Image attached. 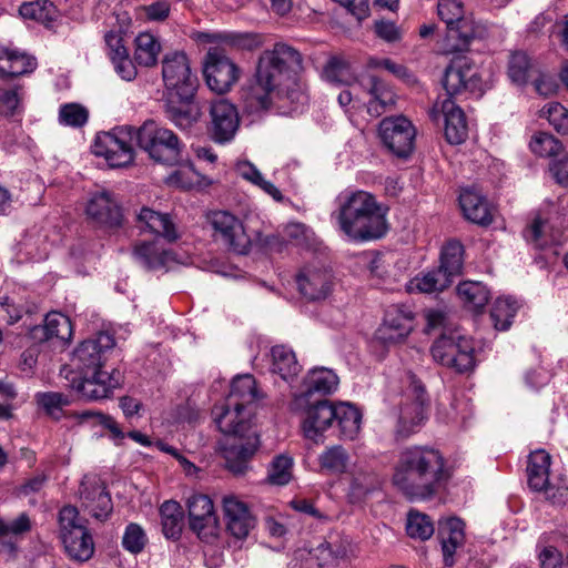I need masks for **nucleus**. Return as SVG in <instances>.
I'll use <instances>...</instances> for the list:
<instances>
[{
  "label": "nucleus",
  "instance_id": "5fc2aeb1",
  "mask_svg": "<svg viewBox=\"0 0 568 568\" xmlns=\"http://www.w3.org/2000/svg\"><path fill=\"white\" fill-rule=\"evenodd\" d=\"M89 119V111L79 103H65L60 106L59 121L72 128L83 126Z\"/></svg>",
  "mask_w": 568,
  "mask_h": 568
},
{
  "label": "nucleus",
  "instance_id": "f704fd0d",
  "mask_svg": "<svg viewBox=\"0 0 568 568\" xmlns=\"http://www.w3.org/2000/svg\"><path fill=\"white\" fill-rule=\"evenodd\" d=\"M37 65L34 59L29 55L10 50H0V75L14 78L32 72Z\"/></svg>",
  "mask_w": 568,
  "mask_h": 568
},
{
  "label": "nucleus",
  "instance_id": "de8ad7c7",
  "mask_svg": "<svg viewBox=\"0 0 568 568\" xmlns=\"http://www.w3.org/2000/svg\"><path fill=\"white\" fill-rule=\"evenodd\" d=\"M452 283L453 280L445 274V271H442L438 267L423 274L422 276H416L413 280V284L422 293L440 292L447 288Z\"/></svg>",
  "mask_w": 568,
  "mask_h": 568
},
{
  "label": "nucleus",
  "instance_id": "338daca9",
  "mask_svg": "<svg viewBox=\"0 0 568 568\" xmlns=\"http://www.w3.org/2000/svg\"><path fill=\"white\" fill-rule=\"evenodd\" d=\"M6 536L22 535L31 530V520L26 513L20 514L10 523L4 521Z\"/></svg>",
  "mask_w": 568,
  "mask_h": 568
},
{
  "label": "nucleus",
  "instance_id": "473e14b6",
  "mask_svg": "<svg viewBox=\"0 0 568 568\" xmlns=\"http://www.w3.org/2000/svg\"><path fill=\"white\" fill-rule=\"evenodd\" d=\"M162 532L166 539L176 541L181 538L184 527V511L174 500H165L160 509Z\"/></svg>",
  "mask_w": 568,
  "mask_h": 568
},
{
  "label": "nucleus",
  "instance_id": "4d7b16f0",
  "mask_svg": "<svg viewBox=\"0 0 568 568\" xmlns=\"http://www.w3.org/2000/svg\"><path fill=\"white\" fill-rule=\"evenodd\" d=\"M78 416L81 422L92 420L93 425H100L108 429L113 439H123L125 437V434L122 432L116 420L110 415L95 410H84Z\"/></svg>",
  "mask_w": 568,
  "mask_h": 568
},
{
  "label": "nucleus",
  "instance_id": "7ed1b4c3",
  "mask_svg": "<svg viewBox=\"0 0 568 568\" xmlns=\"http://www.w3.org/2000/svg\"><path fill=\"white\" fill-rule=\"evenodd\" d=\"M450 477L446 459L438 449L414 445L399 452L392 483L409 500H428L447 485Z\"/></svg>",
  "mask_w": 568,
  "mask_h": 568
},
{
  "label": "nucleus",
  "instance_id": "412c9836",
  "mask_svg": "<svg viewBox=\"0 0 568 568\" xmlns=\"http://www.w3.org/2000/svg\"><path fill=\"white\" fill-rule=\"evenodd\" d=\"M414 313L405 305H390L385 311L383 324L377 328L376 338L385 344L403 342L413 331Z\"/></svg>",
  "mask_w": 568,
  "mask_h": 568
},
{
  "label": "nucleus",
  "instance_id": "423d86ee",
  "mask_svg": "<svg viewBox=\"0 0 568 568\" xmlns=\"http://www.w3.org/2000/svg\"><path fill=\"white\" fill-rule=\"evenodd\" d=\"M437 14L447 28L446 54L463 55L471 41L481 36V27L471 17L464 16V4L459 0H439Z\"/></svg>",
  "mask_w": 568,
  "mask_h": 568
},
{
  "label": "nucleus",
  "instance_id": "393cba45",
  "mask_svg": "<svg viewBox=\"0 0 568 568\" xmlns=\"http://www.w3.org/2000/svg\"><path fill=\"white\" fill-rule=\"evenodd\" d=\"M222 507L226 531L235 539H245L256 523L248 505L230 495L223 497Z\"/></svg>",
  "mask_w": 568,
  "mask_h": 568
},
{
  "label": "nucleus",
  "instance_id": "58836bf2",
  "mask_svg": "<svg viewBox=\"0 0 568 568\" xmlns=\"http://www.w3.org/2000/svg\"><path fill=\"white\" fill-rule=\"evenodd\" d=\"M161 43L149 32H142L135 38L134 61L142 67H153L158 62Z\"/></svg>",
  "mask_w": 568,
  "mask_h": 568
},
{
  "label": "nucleus",
  "instance_id": "c03bdc74",
  "mask_svg": "<svg viewBox=\"0 0 568 568\" xmlns=\"http://www.w3.org/2000/svg\"><path fill=\"white\" fill-rule=\"evenodd\" d=\"M535 72V64L524 51H515L508 60L507 74L510 81L517 85H525Z\"/></svg>",
  "mask_w": 568,
  "mask_h": 568
},
{
  "label": "nucleus",
  "instance_id": "8fccbe9b",
  "mask_svg": "<svg viewBox=\"0 0 568 568\" xmlns=\"http://www.w3.org/2000/svg\"><path fill=\"white\" fill-rule=\"evenodd\" d=\"M406 531L412 538L427 540L433 536L435 528L429 516L410 511L407 518Z\"/></svg>",
  "mask_w": 568,
  "mask_h": 568
},
{
  "label": "nucleus",
  "instance_id": "f257e3e1",
  "mask_svg": "<svg viewBox=\"0 0 568 568\" xmlns=\"http://www.w3.org/2000/svg\"><path fill=\"white\" fill-rule=\"evenodd\" d=\"M303 57L284 42L264 50L255 65V72L244 93L251 111H268L273 106L297 111L308 102L305 84L301 80Z\"/></svg>",
  "mask_w": 568,
  "mask_h": 568
},
{
  "label": "nucleus",
  "instance_id": "6e6d98bb",
  "mask_svg": "<svg viewBox=\"0 0 568 568\" xmlns=\"http://www.w3.org/2000/svg\"><path fill=\"white\" fill-rule=\"evenodd\" d=\"M51 338L69 341L72 337V325L68 316L59 312H51L45 316Z\"/></svg>",
  "mask_w": 568,
  "mask_h": 568
},
{
  "label": "nucleus",
  "instance_id": "9b49d317",
  "mask_svg": "<svg viewBox=\"0 0 568 568\" xmlns=\"http://www.w3.org/2000/svg\"><path fill=\"white\" fill-rule=\"evenodd\" d=\"M136 130L133 126H118L110 132L98 133L92 146L97 156H103L111 168H124L134 160L131 145Z\"/></svg>",
  "mask_w": 568,
  "mask_h": 568
},
{
  "label": "nucleus",
  "instance_id": "3c124183",
  "mask_svg": "<svg viewBox=\"0 0 568 568\" xmlns=\"http://www.w3.org/2000/svg\"><path fill=\"white\" fill-rule=\"evenodd\" d=\"M38 405L52 418L60 419L62 408L70 404L67 395L59 392H44L36 395Z\"/></svg>",
  "mask_w": 568,
  "mask_h": 568
},
{
  "label": "nucleus",
  "instance_id": "603ef678",
  "mask_svg": "<svg viewBox=\"0 0 568 568\" xmlns=\"http://www.w3.org/2000/svg\"><path fill=\"white\" fill-rule=\"evenodd\" d=\"M292 458L278 455L270 464L267 480L273 485L283 486L290 483L292 478Z\"/></svg>",
  "mask_w": 568,
  "mask_h": 568
},
{
  "label": "nucleus",
  "instance_id": "b1692460",
  "mask_svg": "<svg viewBox=\"0 0 568 568\" xmlns=\"http://www.w3.org/2000/svg\"><path fill=\"white\" fill-rule=\"evenodd\" d=\"M196 93L186 95H163L165 118L181 130H189L201 119L200 104L195 102Z\"/></svg>",
  "mask_w": 568,
  "mask_h": 568
},
{
  "label": "nucleus",
  "instance_id": "052dcab7",
  "mask_svg": "<svg viewBox=\"0 0 568 568\" xmlns=\"http://www.w3.org/2000/svg\"><path fill=\"white\" fill-rule=\"evenodd\" d=\"M112 63L115 72L125 81H132L135 79L138 71L134 62L130 59L129 52L113 58Z\"/></svg>",
  "mask_w": 568,
  "mask_h": 568
},
{
  "label": "nucleus",
  "instance_id": "a211bd4d",
  "mask_svg": "<svg viewBox=\"0 0 568 568\" xmlns=\"http://www.w3.org/2000/svg\"><path fill=\"white\" fill-rule=\"evenodd\" d=\"M379 136L383 144L396 156L407 158L414 150L416 131L405 116H390L382 120Z\"/></svg>",
  "mask_w": 568,
  "mask_h": 568
},
{
  "label": "nucleus",
  "instance_id": "09e8293b",
  "mask_svg": "<svg viewBox=\"0 0 568 568\" xmlns=\"http://www.w3.org/2000/svg\"><path fill=\"white\" fill-rule=\"evenodd\" d=\"M529 148L532 153L544 158H557L562 152V143L546 132L534 134Z\"/></svg>",
  "mask_w": 568,
  "mask_h": 568
},
{
  "label": "nucleus",
  "instance_id": "f8f14e48",
  "mask_svg": "<svg viewBox=\"0 0 568 568\" xmlns=\"http://www.w3.org/2000/svg\"><path fill=\"white\" fill-rule=\"evenodd\" d=\"M163 95L196 93L199 79L192 72L190 60L183 51L165 53L162 59Z\"/></svg>",
  "mask_w": 568,
  "mask_h": 568
},
{
  "label": "nucleus",
  "instance_id": "a18cd8bd",
  "mask_svg": "<svg viewBox=\"0 0 568 568\" xmlns=\"http://www.w3.org/2000/svg\"><path fill=\"white\" fill-rule=\"evenodd\" d=\"M518 303L511 297H499L495 301L490 311V317L496 329L506 331L510 327L518 311Z\"/></svg>",
  "mask_w": 568,
  "mask_h": 568
},
{
  "label": "nucleus",
  "instance_id": "ddd939ff",
  "mask_svg": "<svg viewBox=\"0 0 568 568\" xmlns=\"http://www.w3.org/2000/svg\"><path fill=\"white\" fill-rule=\"evenodd\" d=\"M203 74L207 87L223 94L240 79V68L219 47L210 48L203 62Z\"/></svg>",
  "mask_w": 568,
  "mask_h": 568
},
{
  "label": "nucleus",
  "instance_id": "0eeeda50",
  "mask_svg": "<svg viewBox=\"0 0 568 568\" xmlns=\"http://www.w3.org/2000/svg\"><path fill=\"white\" fill-rule=\"evenodd\" d=\"M58 519L60 538L70 559L80 562L91 559L95 550L94 540L78 509L64 506Z\"/></svg>",
  "mask_w": 568,
  "mask_h": 568
},
{
  "label": "nucleus",
  "instance_id": "4c0bfd02",
  "mask_svg": "<svg viewBox=\"0 0 568 568\" xmlns=\"http://www.w3.org/2000/svg\"><path fill=\"white\" fill-rule=\"evenodd\" d=\"M134 253L148 270L164 268L172 258L171 252L161 247L155 241L138 244Z\"/></svg>",
  "mask_w": 568,
  "mask_h": 568
},
{
  "label": "nucleus",
  "instance_id": "9d476101",
  "mask_svg": "<svg viewBox=\"0 0 568 568\" xmlns=\"http://www.w3.org/2000/svg\"><path fill=\"white\" fill-rule=\"evenodd\" d=\"M434 361L458 374H469L476 367L474 342L460 335H442L430 348Z\"/></svg>",
  "mask_w": 568,
  "mask_h": 568
},
{
  "label": "nucleus",
  "instance_id": "1a4fd4ad",
  "mask_svg": "<svg viewBox=\"0 0 568 568\" xmlns=\"http://www.w3.org/2000/svg\"><path fill=\"white\" fill-rule=\"evenodd\" d=\"M68 384L67 387L85 400H101L109 398L114 389L123 383V376L118 369L105 372L102 368L74 372L69 368L61 369Z\"/></svg>",
  "mask_w": 568,
  "mask_h": 568
},
{
  "label": "nucleus",
  "instance_id": "49530a36",
  "mask_svg": "<svg viewBox=\"0 0 568 568\" xmlns=\"http://www.w3.org/2000/svg\"><path fill=\"white\" fill-rule=\"evenodd\" d=\"M323 73L327 81L336 84L353 85L354 83L358 84L359 80V77H356L351 70L349 64L336 57L327 61Z\"/></svg>",
  "mask_w": 568,
  "mask_h": 568
},
{
  "label": "nucleus",
  "instance_id": "f03ea898",
  "mask_svg": "<svg viewBox=\"0 0 568 568\" xmlns=\"http://www.w3.org/2000/svg\"><path fill=\"white\" fill-rule=\"evenodd\" d=\"M260 398L262 395L255 378L246 374L233 379L225 403L213 408L219 429L230 436L223 454L226 469L234 475H243L247 470L257 450L260 442L257 434L252 430V417Z\"/></svg>",
  "mask_w": 568,
  "mask_h": 568
},
{
  "label": "nucleus",
  "instance_id": "774afa93",
  "mask_svg": "<svg viewBox=\"0 0 568 568\" xmlns=\"http://www.w3.org/2000/svg\"><path fill=\"white\" fill-rule=\"evenodd\" d=\"M550 171L560 185L568 187V154L555 160L550 165Z\"/></svg>",
  "mask_w": 568,
  "mask_h": 568
},
{
  "label": "nucleus",
  "instance_id": "cd10ccee",
  "mask_svg": "<svg viewBox=\"0 0 568 568\" xmlns=\"http://www.w3.org/2000/svg\"><path fill=\"white\" fill-rule=\"evenodd\" d=\"M437 538L442 545L443 561L446 567L455 564V554L465 544V524L457 517L438 521Z\"/></svg>",
  "mask_w": 568,
  "mask_h": 568
},
{
  "label": "nucleus",
  "instance_id": "e433bc0d",
  "mask_svg": "<svg viewBox=\"0 0 568 568\" xmlns=\"http://www.w3.org/2000/svg\"><path fill=\"white\" fill-rule=\"evenodd\" d=\"M272 372L284 381L294 378L301 371L294 352L283 345L272 347Z\"/></svg>",
  "mask_w": 568,
  "mask_h": 568
},
{
  "label": "nucleus",
  "instance_id": "bf43d9fd",
  "mask_svg": "<svg viewBox=\"0 0 568 568\" xmlns=\"http://www.w3.org/2000/svg\"><path fill=\"white\" fill-rule=\"evenodd\" d=\"M230 42L242 50H255L263 44V38L258 33H233L229 36Z\"/></svg>",
  "mask_w": 568,
  "mask_h": 568
},
{
  "label": "nucleus",
  "instance_id": "20e7f679",
  "mask_svg": "<svg viewBox=\"0 0 568 568\" xmlns=\"http://www.w3.org/2000/svg\"><path fill=\"white\" fill-rule=\"evenodd\" d=\"M443 87L447 98L436 103L432 110V118L437 120L440 113L444 118V133L448 143L460 144L468 136V124L464 110L454 99L471 93L480 97L484 93V81L473 60L466 55L453 57L446 67Z\"/></svg>",
  "mask_w": 568,
  "mask_h": 568
},
{
  "label": "nucleus",
  "instance_id": "69168bd1",
  "mask_svg": "<svg viewBox=\"0 0 568 568\" xmlns=\"http://www.w3.org/2000/svg\"><path fill=\"white\" fill-rule=\"evenodd\" d=\"M106 47L109 49V55L112 60L113 58L123 55L128 53V49L123 44V38L118 31H109L104 37Z\"/></svg>",
  "mask_w": 568,
  "mask_h": 568
},
{
  "label": "nucleus",
  "instance_id": "aec40b11",
  "mask_svg": "<svg viewBox=\"0 0 568 568\" xmlns=\"http://www.w3.org/2000/svg\"><path fill=\"white\" fill-rule=\"evenodd\" d=\"M240 122L239 111L233 103L224 99L211 103L207 133L215 143L231 142L240 128Z\"/></svg>",
  "mask_w": 568,
  "mask_h": 568
},
{
  "label": "nucleus",
  "instance_id": "4468645a",
  "mask_svg": "<svg viewBox=\"0 0 568 568\" xmlns=\"http://www.w3.org/2000/svg\"><path fill=\"white\" fill-rule=\"evenodd\" d=\"M213 229V237L224 245L230 252L245 255L251 250V239L246 234L240 219L226 211L213 212L210 215Z\"/></svg>",
  "mask_w": 568,
  "mask_h": 568
},
{
  "label": "nucleus",
  "instance_id": "ea45409f",
  "mask_svg": "<svg viewBox=\"0 0 568 568\" xmlns=\"http://www.w3.org/2000/svg\"><path fill=\"white\" fill-rule=\"evenodd\" d=\"M457 292L464 304L475 312L483 310L490 298L488 288L480 282L460 283Z\"/></svg>",
  "mask_w": 568,
  "mask_h": 568
},
{
  "label": "nucleus",
  "instance_id": "c9c22d12",
  "mask_svg": "<svg viewBox=\"0 0 568 568\" xmlns=\"http://www.w3.org/2000/svg\"><path fill=\"white\" fill-rule=\"evenodd\" d=\"M334 409H336L334 423L339 428V436L344 439H354L361 429V412L349 403H337Z\"/></svg>",
  "mask_w": 568,
  "mask_h": 568
},
{
  "label": "nucleus",
  "instance_id": "2eb2a0df",
  "mask_svg": "<svg viewBox=\"0 0 568 568\" xmlns=\"http://www.w3.org/2000/svg\"><path fill=\"white\" fill-rule=\"evenodd\" d=\"M412 400L407 402L400 408V415L396 426L397 439H406L418 432L424 420L427 418L429 408V397L423 383L415 377L410 382Z\"/></svg>",
  "mask_w": 568,
  "mask_h": 568
},
{
  "label": "nucleus",
  "instance_id": "2f4dec72",
  "mask_svg": "<svg viewBox=\"0 0 568 568\" xmlns=\"http://www.w3.org/2000/svg\"><path fill=\"white\" fill-rule=\"evenodd\" d=\"M551 456L544 449H537L528 456L527 478L532 490L541 491L549 481Z\"/></svg>",
  "mask_w": 568,
  "mask_h": 568
},
{
  "label": "nucleus",
  "instance_id": "e2e57ef3",
  "mask_svg": "<svg viewBox=\"0 0 568 568\" xmlns=\"http://www.w3.org/2000/svg\"><path fill=\"white\" fill-rule=\"evenodd\" d=\"M540 568H561L562 554L555 546H546L539 552Z\"/></svg>",
  "mask_w": 568,
  "mask_h": 568
},
{
  "label": "nucleus",
  "instance_id": "864d4df0",
  "mask_svg": "<svg viewBox=\"0 0 568 568\" xmlns=\"http://www.w3.org/2000/svg\"><path fill=\"white\" fill-rule=\"evenodd\" d=\"M148 544V537L144 529L135 523H130L124 530L122 537L123 548L133 554L138 555L143 551Z\"/></svg>",
  "mask_w": 568,
  "mask_h": 568
},
{
  "label": "nucleus",
  "instance_id": "bb28decb",
  "mask_svg": "<svg viewBox=\"0 0 568 568\" xmlns=\"http://www.w3.org/2000/svg\"><path fill=\"white\" fill-rule=\"evenodd\" d=\"M358 85L366 90L372 97L367 103V112L371 115L379 116L395 105V92L377 75L372 73L361 74Z\"/></svg>",
  "mask_w": 568,
  "mask_h": 568
},
{
  "label": "nucleus",
  "instance_id": "a878e982",
  "mask_svg": "<svg viewBox=\"0 0 568 568\" xmlns=\"http://www.w3.org/2000/svg\"><path fill=\"white\" fill-rule=\"evenodd\" d=\"M338 385L337 375L328 368L320 367L312 369L304 379L305 390L296 395L291 402L292 410H300L306 407L314 394L327 395L333 393Z\"/></svg>",
  "mask_w": 568,
  "mask_h": 568
},
{
  "label": "nucleus",
  "instance_id": "5701e85b",
  "mask_svg": "<svg viewBox=\"0 0 568 568\" xmlns=\"http://www.w3.org/2000/svg\"><path fill=\"white\" fill-rule=\"evenodd\" d=\"M334 277L329 270L306 265L296 275L298 292L308 301L325 300L332 292Z\"/></svg>",
  "mask_w": 568,
  "mask_h": 568
},
{
  "label": "nucleus",
  "instance_id": "4be33fe9",
  "mask_svg": "<svg viewBox=\"0 0 568 568\" xmlns=\"http://www.w3.org/2000/svg\"><path fill=\"white\" fill-rule=\"evenodd\" d=\"M334 405L328 399H310L305 408L295 410L304 414L302 427L305 437L315 443L320 440L323 433L333 425L336 418Z\"/></svg>",
  "mask_w": 568,
  "mask_h": 568
},
{
  "label": "nucleus",
  "instance_id": "680f3d73",
  "mask_svg": "<svg viewBox=\"0 0 568 568\" xmlns=\"http://www.w3.org/2000/svg\"><path fill=\"white\" fill-rule=\"evenodd\" d=\"M374 31L379 39L387 42H396L400 40L402 33L395 22L379 20L374 23Z\"/></svg>",
  "mask_w": 568,
  "mask_h": 568
},
{
  "label": "nucleus",
  "instance_id": "0e129e2a",
  "mask_svg": "<svg viewBox=\"0 0 568 568\" xmlns=\"http://www.w3.org/2000/svg\"><path fill=\"white\" fill-rule=\"evenodd\" d=\"M21 87H14L9 90H4L0 95V102L6 110L8 115H13L22 101V95L20 94Z\"/></svg>",
  "mask_w": 568,
  "mask_h": 568
},
{
  "label": "nucleus",
  "instance_id": "6ab92c4d",
  "mask_svg": "<svg viewBox=\"0 0 568 568\" xmlns=\"http://www.w3.org/2000/svg\"><path fill=\"white\" fill-rule=\"evenodd\" d=\"M115 347V338L109 332H99L83 341L74 351L77 371L103 368Z\"/></svg>",
  "mask_w": 568,
  "mask_h": 568
},
{
  "label": "nucleus",
  "instance_id": "a19ab883",
  "mask_svg": "<svg viewBox=\"0 0 568 568\" xmlns=\"http://www.w3.org/2000/svg\"><path fill=\"white\" fill-rule=\"evenodd\" d=\"M19 13L24 19L41 22L45 27H50L58 18V9L50 0L24 2L20 6Z\"/></svg>",
  "mask_w": 568,
  "mask_h": 568
},
{
  "label": "nucleus",
  "instance_id": "c756f323",
  "mask_svg": "<svg viewBox=\"0 0 568 568\" xmlns=\"http://www.w3.org/2000/svg\"><path fill=\"white\" fill-rule=\"evenodd\" d=\"M382 479L373 469H357L349 485L348 497L352 503H363L373 493L379 490Z\"/></svg>",
  "mask_w": 568,
  "mask_h": 568
},
{
  "label": "nucleus",
  "instance_id": "f3484780",
  "mask_svg": "<svg viewBox=\"0 0 568 568\" xmlns=\"http://www.w3.org/2000/svg\"><path fill=\"white\" fill-rule=\"evenodd\" d=\"M189 527L206 544L219 537L220 523L212 499L204 494H194L187 499Z\"/></svg>",
  "mask_w": 568,
  "mask_h": 568
},
{
  "label": "nucleus",
  "instance_id": "39448f33",
  "mask_svg": "<svg viewBox=\"0 0 568 568\" xmlns=\"http://www.w3.org/2000/svg\"><path fill=\"white\" fill-rule=\"evenodd\" d=\"M387 207L366 191H354L338 199L333 213L339 230L352 241L367 242L384 236L388 225Z\"/></svg>",
  "mask_w": 568,
  "mask_h": 568
},
{
  "label": "nucleus",
  "instance_id": "7c9ffc66",
  "mask_svg": "<svg viewBox=\"0 0 568 568\" xmlns=\"http://www.w3.org/2000/svg\"><path fill=\"white\" fill-rule=\"evenodd\" d=\"M138 221L142 224L141 229L161 235L169 242H174L179 237L169 214H162L152 209L142 207L138 215Z\"/></svg>",
  "mask_w": 568,
  "mask_h": 568
},
{
  "label": "nucleus",
  "instance_id": "6e6552de",
  "mask_svg": "<svg viewBox=\"0 0 568 568\" xmlns=\"http://www.w3.org/2000/svg\"><path fill=\"white\" fill-rule=\"evenodd\" d=\"M138 145L155 162L176 165L181 161L183 144L171 130L155 121H145L135 132Z\"/></svg>",
  "mask_w": 568,
  "mask_h": 568
},
{
  "label": "nucleus",
  "instance_id": "dca6fc26",
  "mask_svg": "<svg viewBox=\"0 0 568 568\" xmlns=\"http://www.w3.org/2000/svg\"><path fill=\"white\" fill-rule=\"evenodd\" d=\"M84 213L94 227L104 231H115L124 221L122 207L114 194L105 190L90 194Z\"/></svg>",
  "mask_w": 568,
  "mask_h": 568
},
{
  "label": "nucleus",
  "instance_id": "13d9d810",
  "mask_svg": "<svg viewBox=\"0 0 568 568\" xmlns=\"http://www.w3.org/2000/svg\"><path fill=\"white\" fill-rule=\"evenodd\" d=\"M540 113L557 132L568 133V110L564 105L558 102H549L541 109Z\"/></svg>",
  "mask_w": 568,
  "mask_h": 568
},
{
  "label": "nucleus",
  "instance_id": "72a5a7b5",
  "mask_svg": "<svg viewBox=\"0 0 568 568\" xmlns=\"http://www.w3.org/2000/svg\"><path fill=\"white\" fill-rule=\"evenodd\" d=\"M81 487V498L87 501L90 514L99 520L106 519L113 510V504L105 487L94 485L89 489L83 484Z\"/></svg>",
  "mask_w": 568,
  "mask_h": 568
},
{
  "label": "nucleus",
  "instance_id": "c85d7f7f",
  "mask_svg": "<svg viewBox=\"0 0 568 568\" xmlns=\"http://www.w3.org/2000/svg\"><path fill=\"white\" fill-rule=\"evenodd\" d=\"M464 216L478 225L487 226L493 222V211L487 199L476 191L465 190L459 195Z\"/></svg>",
  "mask_w": 568,
  "mask_h": 568
},
{
  "label": "nucleus",
  "instance_id": "37998d69",
  "mask_svg": "<svg viewBox=\"0 0 568 568\" xmlns=\"http://www.w3.org/2000/svg\"><path fill=\"white\" fill-rule=\"evenodd\" d=\"M318 464L322 471L329 475H339L346 471L349 455L343 446L334 445L320 455Z\"/></svg>",
  "mask_w": 568,
  "mask_h": 568
},
{
  "label": "nucleus",
  "instance_id": "79ce46f5",
  "mask_svg": "<svg viewBox=\"0 0 568 568\" xmlns=\"http://www.w3.org/2000/svg\"><path fill=\"white\" fill-rule=\"evenodd\" d=\"M464 264V246L456 240L448 241L442 248L440 265L438 268L453 280L462 273Z\"/></svg>",
  "mask_w": 568,
  "mask_h": 568
}]
</instances>
